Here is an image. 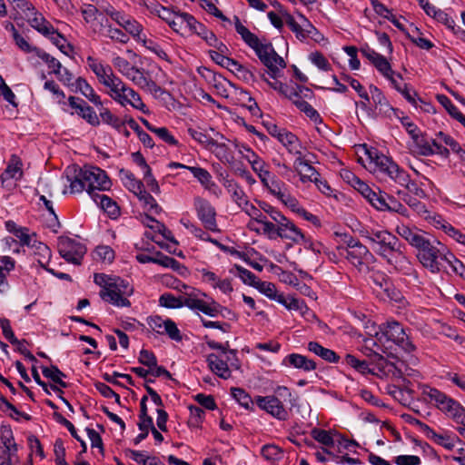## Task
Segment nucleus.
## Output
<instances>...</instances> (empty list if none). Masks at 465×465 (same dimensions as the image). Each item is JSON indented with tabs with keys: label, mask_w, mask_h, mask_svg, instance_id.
Returning <instances> with one entry per match:
<instances>
[{
	"label": "nucleus",
	"mask_w": 465,
	"mask_h": 465,
	"mask_svg": "<svg viewBox=\"0 0 465 465\" xmlns=\"http://www.w3.org/2000/svg\"><path fill=\"white\" fill-rule=\"evenodd\" d=\"M100 114L102 121L111 125L113 128H114L116 131H121L123 128V125H125V122L116 115L113 114L111 111L108 108L100 107Z\"/></svg>",
	"instance_id": "nucleus-38"
},
{
	"label": "nucleus",
	"mask_w": 465,
	"mask_h": 465,
	"mask_svg": "<svg viewBox=\"0 0 465 465\" xmlns=\"http://www.w3.org/2000/svg\"><path fill=\"white\" fill-rule=\"evenodd\" d=\"M292 104L302 113L306 114L315 124L322 123V118L317 110H315L308 102L301 99H293Z\"/></svg>",
	"instance_id": "nucleus-35"
},
{
	"label": "nucleus",
	"mask_w": 465,
	"mask_h": 465,
	"mask_svg": "<svg viewBox=\"0 0 465 465\" xmlns=\"http://www.w3.org/2000/svg\"><path fill=\"white\" fill-rule=\"evenodd\" d=\"M133 82L141 88H149L154 92H162V88L155 82L144 76L143 69L139 68V73H136L135 76L133 77Z\"/></svg>",
	"instance_id": "nucleus-45"
},
{
	"label": "nucleus",
	"mask_w": 465,
	"mask_h": 465,
	"mask_svg": "<svg viewBox=\"0 0 465 465\" xmlns=\"http://www.w3.org/2000/svg\"><path fill=\"white\" fill-rule=\"evenodd\" d=\"M85 253L84 244L70 237L60 236V257L67 262L80 265Z\"/></svg>",
	"instance_id": "nucleus-8"
},
{
	"label": "nucleus",
	"mask_w": 465,
	"mask_h": 465,
	"mask_svg": "<svg viewBox=\"0 0 465 465\" xmlns=\"http://www.w3.org/2000/svg\"><path fill=\"white\" fill-rule=\"evenodd\" d=\"M188 170L205 189L211 191L213 187L217 188V184L213 182L212 175L206 169L200 166H192Z\"/></svg>",
	"instance_id": "nucleus-33"
},
{
	"label": "nucleus",
	"mask_w": 465,
	"mask_h": 465,
	"mask_svg": "<svg viewBox=\"0 0 465 465\" xmlns=\"http://www.w3.org/2000/svg\"><path fill=\"white\" fill-rule=\"evenodd\" d=\"M96 256L104 262L111 263L114 260V251L107 245H99L94 251Z\"/></svg>",
	"instance_id": "nucleus-64"
},
{
	"label": "nucleus",
	"mask_w": 465,
	"mask_h": 465,
	"mask_svg": "<svg viewBox=\"0 0 465 465\" xmlns=\"http://www.w3.org/2000/svg\"><path fill=\"white\" fill-rule=\"evenodd\" d=\"M139 201L142 202L144 206H149V210L155 214H159L162 212V207L157 203L153 196L143 188L141 193L136 194Z\"/></svg>",
	"instance_id": "nucleus-47"
},
{
	"label": "nucleus",
	"mask_w": 465,
	"mask_h": 465,
	"mask_svg": "<svg viewBox=\"0 0 465 465\" xmlns=\"http://www.w3.org/2000/svg\"><path fill=\"white\" fill-rule=\"evenodd\" d=\"M179 15L190 31L200 36L208 45L212 41H214V37L216 36L214 33L209 30L203 24L198 22L193 15L189 13H179Z\"/></svg>",
	"instance_id": "nucleus-17"
},
{
	"label": "nucleus",
	"mask_w": 465,
	"mask_h": 465,
	"mask_svg": "<svg viewBox=\"0 0 465 465\" xmlns=\"http://www.w3.org/2000/svg\"><path fill=\"white\" fill-rule=\"evenodd\" d=\"M371 64L383 77H388L393 71L390 62L382 54H380Z\"/></svg>",
	"instance_id": "nucleus-59"
},
{
	"label": "nucleus",
	"mask_w": 465,
	"mask_h": 465,
	"mask_svg": "<svg viewBox=\"0 0 465 465\" xmlns=\"http://www.w3.org/2000/svg\"><path fill=\"white\" fill-rule=\"evenodd\" d=\"M371 243L373 244L372 249L377 254L387 251H399L400 240L389 231L376 230L375 232H371Z\"/></svg>",
	"instance_id": "nucleus-13"
},
{
	"label": "nucleus",
	"mask_w": 465,
	"mask_h": 465,
	"mask_svg": "<svg viewBox=\"0 0 465 465\" xmlns=\"http://www.w3.org/2000/svg\"><path fill=\"white\" fill-rule=\"evenodd\" d=\"M62 179L65 180L62 191L64 195L80 193L88 185H93L99 191L109 190L112 185L106 172L97 166H87L82 169L76 164L68 165Z\"/></svg>",
	"instance_id": "nucleus-1"
},
{
	"label": "nucleus",
	"mask_w": 465,
	"mask_h": 465,
	"mask_svg": "<svg viewBox=\"0 0 465 465\" xmlns=\"http://www.w3.org/2000/svg\"><path fill=\"white\" fill-rule=\"evenodd\" d=\"M17 445L0 446V465H13L15 459L17 458Z\"/></svg>",
	"instance_id": "nucleus-50"
},
{
	"label": "nucleus",
	"mask_w": 465,
	"mask_h": 465,
	"mask_svg": "<svg viewBox=\"0 0 465 465\" xmlns=\"http://www.w3.org/2000/svg\"><path fill=\"white\" fill-rule=\"evenodd\" d=\"M369 88L377 115L390 120L393 117L399 118L400 110L391 105L382 91L373 84H371Z\"/></svg>",
	"instance_id": "nucleus-11"
},
{
	"label": "nucleus",
	"mask_w": 465,
	"mask_h": 465,
	"mask_svg": "<svg viewBox=\"0 0 465 465\" xmlns=\"http://www.w3.org/2000/svg\"><path fill=\"white\" fill-rule=\"evenodd\" d=\"M89 68L96 75L102 84H108V80L114 76L113 70L110 65H104L97 59L93 56H88L86 59Z\"/></svg>",
	"instance_id": "nucleus-24"
},
{
	"label": "nucleus",
	"mask_w": 465,
	"mask_h": 465,
	"mask_svg": "<svg viewBox=\"0 0 465 465\" xmlns=\"http://www.w3.org/2000/svg\"><path fill=\"white\" fill-rule=\"evenodd\" d=\"M136 40L139 43H142L143 45L155 54L159 58L170 62L169 55L166 54V52L154 41L151 39H147L145 35H141V39L136 38Z\"/></svg>",
	"instance_id": "nucleus-40"
},
{
	"label": "nucleus",
	"mask_w": 465,
	"mask_h": 465,
	"mask_svg": "<svg viewBox=\"0 0 465 465\" xmlns=\"http://www.w3.org/2000/svg\"><path fill=\"white\" fill-rule=\"evenodd\" d=\"M272 48H273V46L271 43H269V44L259 43L257 48L254 49L256 55L258 56L260 61L263 64V65H268L269 63L272 62L271 60Z\"/></svg>",
	"instance_id": "nucleus-57"
},
{
	"label": "nucleus",
	"mask_w": 465,
	"mask_h": 465,
	"mask_svg": "<svg viewBox=\"0 0 465 465\" xmlns=\"http://www.w3.org/2000/svg\"><path fill=\"white\" fill-rule=\"evenodd\" d=\"M420 389L421 391V400L425 403L431 404L438 410L440 408L443 401L446 400L447 394L437 388L428 384H420Z\"/></svg>",
	"instance_id": "nucleus-20"
},
{
	"label": "nucleus",
	"mask_w": 465,
	"mask_h": 465,
	"mask_svg": "<svg viewBox=\"0 0 465 465\" xmlns=\"http://www.w3.org/2000/svg\"><path fill=\"white\" fill-rule=\"evenodd\" d=\"M343 364L352 367L361 374H375L374 368H371L368 360H359L352 354H346Z\"/></svg>",
	"instance_id": "nucleus-32"
},
{
	"label": "nucleus",
	"mask_w": 465,
	"mask_h": 465,
	"mask_svg": "<svg viewBox=\"0 0 465 465\" xmlns=\"http://www.w3.org/2000/svg\"><path fill=\"white\" fill-rule=\"evenodd\" d=\"M436 99L438 103L442 105L448 114L457 120L458 122L464 114L458 109V107L451 102V100L445 94H437Z\"/></svg>",
	"instance_id": "nucleus-39"
},
{
	"label": "nucleus",
	"mask_w": 465,
	"mask_h": 465,
	"mask_svg": "<svg viewBox=\"0 0 465 465\" xmlns=\"http://www.w3.org/2000/svg\"><path fill=\"white\" fill-rule=\"evenodd\" d=\"M152 220L153 223H154V225H147L149 228L153 230L154 232H159L165 240L169 241L170 242L178 245V241L174 238L173 232L171 230H169L164 223H160L156 219H154L152 216H147Z\"/></svg>",
	"instance_id": "nucleus-42"
},
{
	"label": "nucleus",
	"mask_w": 465,
	"mask_h": 465,
	"mask_svg": "<svg viewBox=\"0 0 465 465\" xmlns=\"http://www.w3.org/2000/svg\"><path fill=\"white\" fill-rule=\"evenodd\" d=\"M74 88H72V92H79L98 108L103 107L104 104L101 100V97L95 93L94 88L87 83L84 78L78 77L74 81Z\"/></svg>",
	"instance_id": "nucleus-22"
},
{
	"label": "nucleus",
	"mask_w": 465,
	"mask_h": 465,
	"mask_svg": "<svg viewBox=\"0 0 465 465\" xmlns=\"http://www.w3.org/2000/svg\"><path fill=\"white\" fill-rule=\"evenodd\" d=\"M391 168V170L390 172L389 177L401 186L406 188L411 181L410 174L398 164L392 165Z\"/></svg>",
	"instance_id": "nucleus-41"
},
{
	"label": "nucleus",
	"mask_w": 465,
	"mask_h": 465,
	"mask_svg": "<svg viewBox=\"0 0 465 465\" xmlns=\"http://www.w3.org/2000/svg\"><path fill=\"white\" fill-rule=\"evenodd\" d=\"M68 106L74 110L71 114H76L79 117L85 120L92 126H99L101 121L94 109L90 106L84 99L76 96H69Z\"/></svg>",
	"instance_id": "nucleus-12"
},
{
	"label": "nucleus",
	"mask_w": 465,
	"mask_h": 465,
	"mask_svg": "<svg viewBox=\"0 0 465 465\" xmlns=\"http://www.w3.org/2000/svg\"><path fill=\"white\" fill-rule=\"evenodd\" d=\"M285 23L299 40L302 41L307 38V34L303 31V27L296 22L292 15L286 14Z\"/></svg>",
	"instance_id": "nucleus-61"
},
{
	"label": "nucleus",
	"mask_w": 465,
	"mask_h": 465,
	"mask_svg": "<svg viewBox=\"0 0 465 465\" xmlns=\"http://www.w3.org/2000/svg\"><path fill=\"white\" fill-rule=\"evenodd\" d=\"M278 236L282 239L290 240L295 243L305 241V235L293 222L286 217V221L280 223L278 225Z\"/></svg>",
	"instance_id": "nucleus-19"
},
{
	"label": "nucleus",
	"mask_w": 465,
	"mask_h": 465,
	"mask_svg": "<svg viewBox=\"0 0 465 465\" xmlns=\"http://www.w3.org/2000/svg\"><path fill=\"white\" fill-rule=\"evenodd\" d=\"M366 154L371 160V163H374L380 172L387 174L388 176L390 175V172L391 170V167L392 165H397V163L393 162L391 157L380 153L379 151L375 148L367 149Z\"/></svg>",
	"instance_id": "nucleus-21"
},
{
	"label": "nucleus",
	"mask_w": 465,
	"mask_h": 465,
	"mask_svg": "<svg viewBox=\"0 0 465 465\" xmlns=\"http://www.w3.org/2000/svg\"><path fill=\"white\" fill-rule=\"evenodd\" d=\"M25 18L33 28L37 30L45 36L54 40V35L55 34L58 35L51 23L47 21L41 13L35 11V8L30 12L25 13Z\"/></svg>",
	"instance_id": "nucleus-15"
},
{
	"label": "nucleus",
	"mask_w": 465,
	"mask_h": 465,
	"mask_svg": "<svg viewBox=\"0 0 465 465\" xmlns=\"http://www.w3.org/2000/svg\"><path fill=\"white\" fill-rule=\"evenodd\" d=\"M262 456L269 461H278L283 456L282 450L274 444H266L261 450Z\"/></svg>",
	"instance_id": "nucleus-44"
},
{
	"label": "nucleus",
	"mask_w": 465,
	"mask_h": 465,
	"mask_svg": "<svg viewBox=\"0 0 465 465\" xmlns=\"http://www.w3.org/2000/svg\"><path fill=\"white\" fill-rule=\"evenodd\" d=\"M234 269L237 272V276L242 281L244 284L252 287L255 286L258 279L253 272L239 264H234Z\"/></svg>",
	"instance_id": "nucleus-55"
},
{
	"label": "nucleus",
	"mask_w": 465,
	"mask_h": 465,
	"mask_svg": "<svg viewBox=\"0 0 465 465\" xmlns=\"http://www.w3.org/2000/svg\"><path fill=\"white\" fill-rule=\"evenodd\" d=\"M268 85L291 101L293 100V95L296 94L293 86L280 81L268 82Z\"/></svg>",
	"instance_id": "nucleus-52"
},
{
	"label": "nucleus",
	"mask_w": 465,
	"mask_h": 465,
	"mask_svg": "<svg viewBox=\"0 0 465 465\" xmlns=\"http://www.w3.org/2000/svg\"><path fill=\"white\" fill-rule=\"evenodd\" d=\"M398 194L401 195L402 200L420 217L423 218L424 215L428 213L426 205L417 198L401 191H399Z\"/></svg>",
	"instance_id": "nucleus-36"
},
{
	"label": "nucleus",
	"mask_w": 465,
	"mask_h": 465,
	"mask_svg": "<svg viewBox=\"0 0 465 465\" xmlns=\"http://www.w3.org/2000/svg\"><path fill=\"white\" fill-rule=\"evenodd\" d=\"M259 207L268 213L270 217L278 225L280 223L286 221V217L275 207L272 206L270 203L259 201L258 202Z\"/></svg>",
	"instance_id": "nucleus-56"
},
{
	"label": "nucleus",
	"mask_w": 465,
	"mask_h": 465,
	"mask_svg": "<svg viewBox=\"0 0 465 465\" xmlns=\"http://www.w3.org/2000/svg\"><path fill=\"white\" fill-rule=\"evenodd\" d=\"M341 79L348 83L351 88H353L358 93L359 96L364 100L362 102H355L356 106H360L362 110L365 111L371 110V108L367 105V102H370L371 98L363 85L357 79L346 74H341Z\"/></svg>",
	"instance_id": "nucleus-26"
},
{
	"label": "nucleus",
	"mask_w": 465,
	"mask_h": 465,
	"mask_svg": "<svg viewBox=\"0 0 465 465\" xmlns=\"http://www.w3.org/2000/svg\"><path fill=\"white\" fill-rule=\"evenodd\" d=\"M138 362L147 368L151 369L153 366H156V362H158L157 357L153 351L142 349L139 352Z\"/></svg>",
	"instance_id": "nucleus-60"
},
{
	"label": "nucleus",
	"mask_w": 465,
	"mask_h": 465,
	"mask_svg": "<svg viewBox=\"0 0 465 465\" xmlns=\"http://www.w3.org/2000/svg\"><path fill=\"white\" fill-rule=\"evenodd\" d=\"M353 247L337 246L340 254L344 256L349 262L353 265L360 272H365L370 270L369 264L375 262L374 255L370 252L367 246L361 242H354Z\"/></svg>",
	"instance_id": "nucleus-6"
},
{
	"label": "nucleus",
	"mask_w": 465,
	"mask_h": 465,
	"mask_svg": "<svg viewBox=\"0 0 465 465\" xmlns=\"http://www.w3.org/2000/svg\"><path fill=\"white\" fill-rule=\"evenodd\" d=\"M388 200V193L381 191L378 188V192H374V196H371L368 202L377 211L385 212Z\"/></svg>",
	"instance_id": "nucleus-53"
},
{
	"label": "nucleus",
	"mask_w": 465,
	"mask_h": 465,
	"mask_svg": "<svg viewBox=\"0 0 465 465\" xmlns=\"http://www.w3.org/2000/svg\"><path fill=\"white\" fill-rule=\"evenodd\" d=\"M273 392L272 395L256 396L255 404L274 419L285 421L289 419V411L298 406L299 396L283 385H278Z\"/></svg>",
	"instance_id": "nucleus-3"
},
{
	"label": "nucleus",
	"mask_w": 465,
	"mask_h": 465,
	"mask_svg": "<svg viewBox=\"0 0 465 465\" xmlns=\"http://www.w3.org/2000/svg\"><path fill=\"white\" fill-rule=\"evenodd\" d=\"M412 140L419 149V154L422 156H431L436 153L435 150L432 148L431 141L426 138L425 134L420 132Z\"/></svg>",
	"instance_id": "nucleus-37"
},
{
	"label": "nucleus",
	"mask_w": 465,
	"mask_h": 465,
	"mask_svg": "<svg viewBox=\"0 0 465 465\" xmlns=\"http://www.w3.org/2000/svg\"><path fill=\"white\" fill-rule=\"evenodd\" d=\"M148 326L159 335L166 334L171 340L180 342L183 335L176 323L170 318L163 319L160 315H151L146 319Z\"/></svg>",
	"instance_id": "nucleus-9"
},
{
	"label": "nucleus",
	"mask_w": 465,
	"mask_h": 465,
	"mask_svg": "<svg viewBox=\"0 0 465 465\" xmlns=\"http://www.w3.org/2000/svg\"><path fill=\"white\" fill-rule=\"evenodd\" d=\"M183 296L176 297L173 293L164 292L159 297V305L168 309H180L183 307Z\"/></svg>",
	"instance_id": "nucleus-43"
},
{
	"label": "nucleus",
	"mask_w": 465,
	"mask_h": 465,
	"mask_svg": "<svg viewBox=\"0 0 465 465\" xmlns=\"http://www.w3.org/2000/svg\"><path fill=\"white\" fill-rule=\"evenodd\" d=\"M208 54L211 59L223 68L230 69V64L236 65V60L228 57L226 54L215 53L214 50H210Z\"/></svg>",
	"instance_id": "nucleus-62"
},
{
	"label": "nucleus",
	"mask_w": 465,
	"mask_h": 465,
	"mask_svg": "<svg viewBox=\"0 0 465 465\" xmlns=\"http://www.w3.org/2000/svg\"><path fill=\"white\" fill-rule=\"evenodd\" d=\"M210 370L218 377L227 380L231 377L232 371L229 369L227 361L219 358L215 353H210L206 358Z\"/></svg>",
	"instance_id": "nucleus-23"
},
{
	"label": "nucleus",
	"mask_w": 465,
	"mask_h": 465,
	"mask_svg": "<svg viewBox=\"0 0 465 465\" xmlns=\"http://www.w3.org/2000/svg\"><path fill=\"white\" fill-rule=\"evenodd\" d=\"M309 58L311 62L320 70L325 72L331 71V64L321 52L315 51L313 53H311Z\"/></svg>",
	"instance_id": "nucleus-58"
},
{
	"label": "nucleus",
	"mask_w": 465,
	"mask_h": 465,
	"mask_svg": "<svg viewBox=\"0 0 465 465\" xmlns=\"http://www.w3.org/2000/svg\"><path fill=\"white\" fill-rule=\"evenodd\" d=\"M110 88L109 94L114 100L117 101L124 92H129L131 87H128L119 77L114 75L108 80V84H104Z\"/></svg>",
	"instance_id": "nucleus-34"
},
{
	"label": "nucleus",
	"mask_w": 465,
	"mask_h": 465,
	"mask_svg": "<svg viewBox=\"0 0 465 465\" xmlns=\"http://www.w3.org/2000/svg\"><path fill=\"white\" fill-rule=\"evenodd\" d=\"M193 206L197 218L206 230L213 232L220 231L216 221V210L207 199L200 196L194 197Z\"/></svg>",
	"instance_id": "nucleus-7"
},
{
	"label": "nucleus",
	"mask_w": 465,
	"mask_h": 465,
	"mask_svg": "<svg viewBox=\"0 0 465 465\" xmlns=\"http://www.w3.org/2000/svg\"><path fill=\"white\" fill-rule=\"evenodd\" d=\"M199 291L196 292L195 290H193L192 292L186 293L185 296H183V307L185 306L192 311H199L210 317H217L218 312L216 308H219L220 304L213 299H211L210 302L199 299Z\"/></svg>",
	"instance_id": "nucleus-10"
},
{
	"label": "nucleus",
	"mask_w": 465,
	"mask_h": 465,
	"mask_svg": "<svg viewBox=\"0 0 465 465\" xmlns=\"http://www.w3.org/2000/svg\"><path fill=\"white\" fill-rule=\"evenodd\" d=\"M396 232L403 238L408 243L418 251L417 259L422 266L428 269L431 273H439L441 270L439 257L440 248L434 245L441 243L438 241H430L416 227L411 228L405 224L398 225Z\"/></svg>",
	"instance_id": "nucleus-2"
},
{
	"label": "nucleus",
	"mask_w": 465,
	"mask_h": 465,
	"mask_svg": "<svg viewBox=\"0 0 465 465\" xmlns=\"http://www.w3.org/2000/svg\"><path fill=\"white\" fill-rule=\"evenodd\" d=\"M236 66L237 68L234 74L237 76V78L248 84L256 80V69L254 67L252 69L247 68L241 64L238 61H236Z\"/></svg>",
	"instance_id": "nucleus-54"
},
{
	"label": "nucleus",
	"mask_w": 465,
	"mask_h": 465,
	"mask_svg": "<svg viewBox=\"0 0 465 465\" xmlns=\"http://www.w3.org/2000/svg\"><path fill=\"white\" fill-rule=\"evenodd\" d=\"M307 349L327 362L337 363L340 361V356L334 351L323 347L318 341H310L307 345Z\"/></svg>",
	"instance_id": "nucleus-27"
},
{
	"label": "nucleus",
	"mask_w": 465,
	"mask_h": 465,
	"mask_svg": "<svg viewBox=\"0 0 465 465\" xmlns=\"http://www.w3.org/2000/svg\"><path fill=\"white\" fill-rule=\"evenodd\" d=\"M376 337L377 341L386 349L389 348L386 343L391 342L407 353H411L416 350V346L411 341L402 325L396 321L381 324L380 332L376 334ZM390 347L391 346L390 345Z\"/></svg>",
	"instance_id": "nucleus-4"
},
{
	"label": "nucleus",
	"mask_w": 465,
	"mask_h": 465,
	"mask_svg": "<svg viewBox=\"0 0 465 465\" xmlns=\"http://www.w3.org/2000/svg\"><path fill=\"white\" fill-rule=\"evenodd\" d=\"M198 74L210 84H213L216 88L221 84L220 80L223 79L221 74L215 73L206 66H200L197 68Z\"/></svg>",
	"instance_id": "nucleus-51"
},
{
	"label": "nucleus",
	"mask_w": 465,
	"mask_h": 465,
	"mask_svg": "<svg viewBox=\"0 0 465 465\" xmlns=\"http://www.w3.org/2000/svg\"><path fill=\"white\" fill-rule=\"evenodd\" d=\"M106 14L134 38L141 39L142 25L138 22L130 19L113 7L106 9Z\"/></svg>",
	"instance_id": "nucleus-18"
},
{
	"label": "nucleus",
	"mask_w": 465,
	"mask_h": 465,
	"mask_svg": "<svg viewBox=\"0 0 465 465\" xmlns=\"http://www.w3.org/2000/svg\"><path fill=\"white\" fill-rule=\"evenodd\" d=\"M16 238L19 240L21 245L35 249L41 257L38 259V262L43 267L46 266L50 258V250L47 245L37 241L35 233L30 234L29 230L25 227Z\"/></svg>",
	"instance_id": "nucleus-14"
},
{
	"label": "nucleus",
	"mask_w": 465,
	"mask_h": 465,
	"mask_svg": "<svg viewBox=\"0 0 465 465\" xmlns=\"http://www.w3.org/2000/svg\"><path fill=\"white\" fill-rule=\"evenodd\" d=\"M404 245L399 242V251L392 252L387 251L380 252L378 255L384 259L388 264L394 267L396 270L399 266L401 267L403 263H407V257L403 252Z\"/></svg>",
	"instance_id": "nucleus-29"
},
{
	"label": "nucleus",
	"mask_w": 465,
	"mask_h": 465,
	"mask_svg": "<svg viewBox=\"0 0 465 465\" xmlns=\"http://www.w3.org/2000/svg\"><path fill=\"white\" fill-rule=\"evenodd\" d=\"M370 278L376 286L381 288V291L391 283L390 277L381 271H373Z\"/></svg>",
	"instance_id": "nucleus-63"
},
{
	"label": "nucleus",
	"mask_w": 465,
	"mask_h": 465,
	"mask_svg": "<svg viewBox=\"0 0 465 465\" xmlns=\"http://www.w3.org/2000/svg\"><path fill=\"white\" fill-rule=\"evenodd\" d=\"M459 410L462 411L460 409V403L448 395L446 400L443 401L442 404L440 405V408H439V411L450 418L455 417Z\"/></svg>",
	"instance_id": "nucleus-49"
},
{
	"label": "nucleus",
	"mask_w": 465,
	"mask_h": 465,
	"mask_svg": "<svg viewBox=\"0 0 465 465\" xmlns=\"http://www.w3.org/2000/svg\"><path fill=\"white\" fill-rule=\"evenodd\" d=\"M282 365L287 368L297 369L304 372H310L317 369V364L313 360L296 352L287 354L282 359Z\"/></svg>",
	"instance_id": "nucleus-16"
},
{
	"label": "nucleus",
	"mask_w": 465,
	"mask_h": 465,
	"mask_svg": "<svg viewBox=\"0 0 465 465\" xmlns=\"http://www.w3.org/2000/svg\"><path fill=\"white\" fill-rule=\"evenodd\" d=\"M370 353L367 354L371 366H373L374 369H377L379 371L384 372L386 367L391 365L394 366L393 363H390L381 354L373 351L372 350H369Z\"/></svg>",
	"instance_id": "nucleus-48"
},
{
	"label": "nucleus",
	"mask_w": 465,
	"mask_h": 465,
	"mask_svg": "<svg viewBox=\"0 0 465 465\" xmlns=\"http://www.w3.org/2000/svg\"><path fill=\"white\" fill-rule=\"evenodd\" d=\"M226 190L231 193L232 200L240 207L249 205L248 197L243 191L242 187L234 180L232 183H228Z\"/></svg>",
	"instance_id": "nucleus-31"
},
{
	"label": "nucleus",
	"mask_w": 465,
	"mask_h": 465,
	"mask_svg": "<svg viewBox=\"0 0 465 465\" xmlns=\"http://www.w3.org/2000/svg\"><path fill=\"white\" fill-rule=\"evenodd\" d=\"M232 397L239 403L240 406L248 411H254V399L242 388L232 387L231 388Z\"/></svg>",
	"instance_id": "nucleus-30"
},
{
	"label": "nucleus",
	"mask_w": 465,
	"mask_h": 465,
	"mask_svg": "<svg viewBox=\"0 0 465 465\" xmlns=\"http://www.w3.org/2000/svg\"><path fill=\"white\" fill-rule=\"evenodd\" d=\"M21 163L19 159L13 155L6 169L1 175L2 184L5 187L12 185L11 180H18L22 176Z\"/></svg>",
	"instance_id": "nucleus-25"
},
{
	"label": "nucleus",
	"mask_w": 465,
	"mask_h": 465,
	"mask_svg": "<svg viewBox=\"0 0 465 465\" xmlns=\"http://www.w3.org/2000/svg\"><path fill=\"white\" fill-rule=\"evenodd\" d=\"M134 293V287L127 280L121 277H114L112 285L104 291H100L101 299L115 307H130L131 302L127 299Z\"/></svg>",
	"instance_id": "nucleus-5"
},
{
	"label": "nucleus",
	"mask_w": 465,
	"mask_h": 465,
	"mask_svg": "<svg viewBox=\"0 0 465 465\" xmlns=\"http://www.w3.org/2000/svg\"><path fill=\"white\" fill-rule=\"evenodd\" d=\"M188 134L198 143L203 145L205 148L218 147V143L211 137L207 130L198 126L197 128L189 127L187 129Z\"/></svg>",
	"instance_id": "nucleus-28"
},
{
	"label": "nucleus",
	"mask_w": 465,
	"mask_h": 465,
	"mask_svg": "<svg viewBox=\"0 0 465 465\" xmlns=\"http://www.w3.org/2000/svg\"><path fill=\"white\" fill-rule=\"evenodd\" d=\"M311 436L313 440L326 447H333L334 440L330 431L319 428L311 430Z\"/></svg>",
	"instance_id": "nucleus-46"
}]
</instances>
